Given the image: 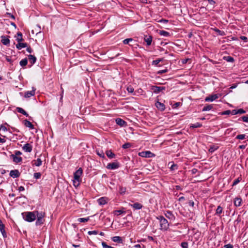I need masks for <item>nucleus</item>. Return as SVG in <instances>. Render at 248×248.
<instances>
[{
	"label": "nucleus",
	"mask_w": 248,
	"mask_h": 248,
	"mask_svg": "<svg viewBox=\"0 0 248 248\" xmlns=\"http://www.w3.org/2000/svg\"><path fill=\"white\" fill-rule=\"evenodd\" d=\"M22 215L24 220L29 222H31L37 218L35 222L36 226L41 225L45 222V213L42 211L39 212L35 210L33 212H25L23 213Z\"/></svg>",
	"instance_id": "obj_1"
},
{
	"label": "nucleus",
	"mask_w": 248,
	"mask_h": 248,
	"mask_svg": "<svg viewBox=\"0 0 248 248\" xmlns=\"http://www.w3.org/2000/svg\"><path fill=\"white\" fill-rule=\"evenodd\" d=\"M156 219L159 222V229L163 231H167L169 227V224L168 220L161 216L157 217Z\"/></svg>",
	"instance_id": "obj_2"
},
{
	"label": "nucleus",
	"mask_w": 248,
	"mask_h": 248,
	"mask_svg": "<svg viewBox=\"0 0 248 248\" xmlns=\"http://www.w3.org/2000/svg\"><path fill=\"white\" fill-rule=\"evenodd\" d=\"M83 170L81 168H79L74 174V180L73 185L75 186H78L81 181V179L80 178L82 174Z\"/></svg>",
	"instance_id": "obj_3"
},
{
	"label": "nucleus",
	"mask_w": 248,
	"mask_h": 248,
	"mask_svg": "<svg viewBox=\"0 0 248 248\" xmlns=\"http://www.w3.org/2000/svg\"><path fill=\"white\" fill-rule=\"evenodd\" d=\"M139 155L143 157H152L155 156L153 153L149 151L140 152Z\"/></svg>",
	"instance_id": "obj_4"
},
{
	"label": "nucleus",
	"mask_w": 248,
	"mask_h": 248,
	"mask_svg": "<svg viewBox=\"0 0 248 248\" xmlns=\"http://www.w3.org/2000/svg\"><path fill=\"white\" fill-rule=\"evenodd\" d=\"M119 163L116 161L114 162L108 163L106 168L109 170H115L119 168Z\"/></svg>",
	"instance_id": "obj_5"
},
{
	"label": "nucleus",
	"mask_w": 248,
	"mask_h": 248,
	"mask_svg": "<svg viewBox=\"0 0 248 248\" xmlns=\"http://www.w3.org/2000/svg\"><path fill=\"white\" fill-rule=\"evenodd\" d=\"M151 89L153 91L154 93H158L161 91L164 90L165 88L163 86L158 87V86H152Z\"/></svg>",
	"instance_id": "obj_6"
},
{
	"label": "nucleus",
	"mask_w": 248,
	"mask_h": 248,
	"mask_svg": "<svg viewBox=\"0 0 248 248\" xmlns=\"http://www.w3.org/2000/svg\"><path fill=\"white\" fill-rule=\"evenodd\" d=\"M36 89L34 87H32V90L31 91H27L25 92L24 96L26 98H30L31 96H34L35 94Z\"/></svg>",
	"instance_id": "obj_7"
},
{
	"label": "nucleus",
	"mask_w": 248,
	"mask_h": 248,
	"mask_svg": "<svg viewBox=\"0 0 248 248\" xmlns=\"http://www.w3.org/2000/svg\"><path fill=\"white\" fill-rule=\"evenodd\" d=\"M218 98V95L217 94H212L209 96L206 97L205 101L206 102H212Z\"/></svg>",
	"instance_id": "obj_8"
},
{
	"label": "nucleus",
	"mask_w": 248,
	"mask_h": 248,
	"mask_svg": "<svg viewBox=\"0 0 248 248\" xmlns=\"http://www.w3.org/2000/svg\"><path fill=\"white\" fill-rule=\"evenodd\" d=\"M19 175L20 173L17 170H12L10 172V176L14 178H17Z\"/></svg>",
	"instance_id": "obj_9"
},
{
	"label": "nucleus",
	"mask_w": 248,
	"mask_h": 248,
	"mask_svg": "<svg viewBox=\"0 0 248 248\" xmlns=\"http://www.w3.org/2000/svg\"><path fill=\"white\" fill-rule=\"evenodd\" d=\"M165 215L167 218L170 220L174 221L175 219V217L174 215L170 211H168L165 214Z\"/></svg>",
	"instance_id": "obj_10"
},
{
	"label": "nucleus",
	"mask_w": 248,
	"mask_h": 248,
	"mask_svg": "<svg viewBox=\"0 0 248 248\" xmlns=\"http://www.w3.org/2000/svg\"><path fill=\"white\" fill-rule=\"evenodd\" d=\"M22 148L24 151L30 153L32 151V147L31 144L26 143L23 146Z\"/></svg>",
	"instance_id": "obj_11"
},
{
	"label": "nucleus",
	"mask_w": 248,
	"mask_h": 248,
	"mask_svg": "<svg viewBox=\"0 0 248 248\" xmlns=\"http://www.w3.org/2000/svg\"><path fill=\"white\" fill-rule=\"evenodd\" d=\"M156 107L161 111H163L165 109V106L163 103H162L159 101H157L155 103Z\"/></svg>",
	"instance_id": "obj_12"
},
{
	"label": "nucleus",
	"mask_w": 248,
	"mask_h": 248,
	"mask_svg": "<svg viewBox=\"0 0 248 248\" xmlns=\"http://www.w3.org/2000/svg\"><path fill=\"white\" fill-rule=\"evenodd\" d=\"M111 240L114 242L118 243L119 244H122L123 242V239L122 238V237H121L120 236H115L112 237L111 238Z\"/></svg>",
	"instance_id": "obj_13"
},
{
	"label": "nucleus",
	"mask_w": 248,
	"mask_h": 248,
	"mask_svg": "<svg viewBox=\"0 0 248 248\" xmlns=\"http://www.w3.org/2000/svg\"><path fill=\"white\" fill-rule=\"evenodd\" d=\"M99 205H103L106 204L108 202V199L106 197H101L97 200Z\"/></svg>",
	"instance_id": "obj_14"
},
{
	"label": "nucleus",
	"mask_w": 248,
	"mask_h": 248,
	"mask_svg": "<svg viewBox=\"0 0 248 248\" xmlns=\"http://www.w3.org/2000/svg\"><path fill=\"white\" fill-rule=\"evenodd\" d=\"M11 157L12 158L13 161L16 163H19L22 160L21 157L17 156L16 155H14L13 154L11 155Z\"/></svg>",
	"instance_id": "obj_15"
},
{
	"label": "nucleus",
	"mask_w": 248,
	"mask_h": 248,
	"mask_svg": "<svg viewBox=\"0 0 248 248\" xmlns=\"http://www.w3.org/2000/svg\"><path fill=\"white\" fill-rule=\"evenodd\" d=\"M242 202V200L241 198H235L234 201V204L237 207L241 206Z\"/></svg>",
	"instance_id": "obj_16"
},
{
	"label": "nucleus",
	"mask_w": 248,
	"mask_h": 248,
	"mask_svg": "<svg viewBox=\"0 0 248 248\" xmlns=\"http://www.w3.org/2000/svg\"><path fill=\"white\" fill-rule=\"evenodd\" d=\"M2 43L4 45H9L10 44V40L8 38L5 36H1V40Z\"/></svg>",
	"instance_id": "obj_17"
},
{
	"label": "nucleus",
	"mask_w": 248,
	"mask_h": 248,
	"mask_svg": "<svg viewBox=\"0 0 248 248\" xmlns=\"http://www.w3.org/2000/svg\"><path fill=\"white\" fill-rule=\"evenodd\" d=\"M144 41L146 42L147 45L150 46L152 42V37L146 35L144 37Z\"/></svg>",
	"instance_id": "obj_18"
},
{
	"label": "nucleus",
	"mask_w": 248,
	"mask_h": 248,
	"mask_svg": "<svg viewBox=\"0 0 248 248\" xmlns=\"http://www.w3.org/2000/svg\"><path fill=\"white\" fill-rule=\"evenodd\" d=\"M130 205L134 208L135 209L139 210L142 208V205L139 202H136L133 204H130Z\"/></svg>",
	"instance_id": "obj_19"
},
{
	"label": "nucleus",
	"mask_w": 248,
	"mask_h": 248,
	"mask_svg": "<svg viewBox=\"0 0 248 248\" xmlns=\"http://www.w3.org/2000/svg\"><path fill=\"white\" fill-rule=\"evenodd\" d=\"M116 123L118 125L121 126H124L126 124V122L121 118H117Z\"/></svg>",
	"instance_id": "obj_20"
},
{
	"label": "nucleus",
	"mask_w": 248,
	"mask_h": 248,
	"mask_svg": "<svg viewBox=\"0 0 248 248\" xmlns=\"http://www.w3.org/2000/svg\"><path fill=\"white\" fill-rule=\"evenodd\" d=\"M107 156L109 158H113L115 157V155L111 151V150H107L106 152Z\"/></svg>",
	"instance_id": "obj_21"
},
{
	"label": "nucleus",
	"mask_w": 248,
	"mask_h": 248,
	"mask_svg": "<svg viewBox=\"0 0 248 248\" xmlns=\"http://www.w3.org/2000/svg\"><path fill=\"white\" fill-rule=\"evenodd\" d=\"M28 59H29V62H31V64H34L35 62H36V57L33 56V55H29L28 56Z\"/></svg>",
	"instance_id": "obj_22"
},
{
	"label": "nucleus",
	"mask_w": 248,
	"mask_h": 248,
	"mask_svg": "<svg viewBox=\"0 0 248 248\" xmlns=\"http://www.w3.org/2000/svg\"><path fill=\"white\" fill-rule=\"evenodd\" d=\"M27 46V43H21L20 42H18V43L16 45V48L18 49H21L22 48L26 47Z\"/></svg>",
	"instance_id": "obj_23"
},
{
	"label": "nucleus",
	"mask_w": 248,
	"mask_h": 248,
	"mask_svg": "<svg viewBox=\"0 0 248 248\" xmlns=\"http://www.w3.org/2000/svg\"><path fill=\"white\" fill-rule=\"evenodd\" d=\"M24 123L26 127H29L31 129H33L34 128L33 125L31 123V122H30V121H28L27 120H24Z\"/></svg>",
	"instance_id": "obj_24"
},
{
	"label": "nucleus",
	"mask_w": 248,
	"mask_h": 248,
	"mask_svg": "<svg viewBox=\"0 0 248 248\" xmlns=\"http://www.w3.org/2000/svg\"><path fill=\"white\" fill-rule=\"evenodd\" d=\"M4 229H5V226L3 224L2 225H1V226H0V231L2 233V236H3V237L5 238V237H7V234H6V232Z\"/></svg>",
	"instance_id": "obj_25"
},
{
	"label": "nucleus",
	"mask_w": 248,
	"mask_h": 248,
	"mask_svg": "<svg viewBox=\"0 0 248 248\" xmlns=\"http://www.w3.org/2000/svg\"><path fill=\"white\" fill-rule=\"evenodd\" d=\"M218 149V146L216 145H211L209 149V152L211 153H213L214 152Z\"/></svg>",
	"instance_id": "obj_26"
},
{
	"label": "nucleus",
	"mask_w": 248,
	"mask_h": 248,
	"mask_svg": "<svg viewBox=\"0 0 248 248\" xmlns=\"http://www.w3.org/2000/svg\"><path fill=\"white\" fill-rule=\"evenodd\" d=\"M18 112L26 116H28V114L21 108L18 107L16 108Z\"/></svg>",
	"instance_id": "obj_27"
},
{
	"label": "nucleus",
	"mask_w": 248,
	"mask_h": 248,
	"mask_svg": "<svg viewBox=\"0 0 248 248\" xmlns=\"http://www.w3.org/2000/svg\"><path fill=\"white\" fill-rule=\"evenodd\" d=\"M126 189L125 187H123L121 186H119V192L120 194L124 195L126 192Z\"/></svg>",
	"instance_id": "obj_28"
},
{
	"label": "nucleus",
	"mask_w": 248,
	"mask_h": 248,
	"mask_svg": "<svg viewBox=\"0 0 248 248\" xmlns=\"http://www.w3.org/2000/svg\"><path fill=\"white\" fill-rule=\"evenodd\" d=\"M224 60H226L228 62H232L234 61V59L232 57L228 56L223 57Z\"/></svg>",
	"instance_id": "obj_29"
},
{
	"label": "nucleus",
	"mask_w": 248,
	"mask_h": 248,
	"mask_svg": "<svg viewBox=\"0 0 248 248\" xmlns=\"http://www.w3.org/2000/svg\"><path fill=\"white\" fill-rule=\"evenodd\" d=\"M202 126V124H200L199 123H196L195 124H191L190 126V127L194 128L201 127Z\"/></svg>",
	"instance_id": "obj_30"
},
{
	"label": "nucleus",
	"mask_w": 248,
	"mask_h": 248,
	"mask_svg": "<svg viewBox=\"0 0 248 248\" xmlns=\"http://www.w3.org/2000/svg\"><path fill=\"white\" fill-rule=\"evenodd\" d=\"M96 153L98 155H99L100 157L105 158V155L104 152L102 151H99L98 150H96Z\"/></svg>",
	"instance_id": "obj_31"
},
{
	"label": "nucleus",
	"mask_w": 248,
	"mask_h": 248,
	"mask_svg": "<svg viewBox=\"0 0 248 248\" xmlns=\"http://www.w3.org/2000/svg\"><path fill=\"white\" fill-rule=\"evenodd\" d=\"M27 63H28V60L26 58L22 59L20 62V65L23 67L26 66L27 64Z\"/></svg>",
	"instance_id": "obj_32"
},
{
	"label": "nucleus",
	"mask_w": 248,
	"mask_h": 248,
	"mask_svg": "<svg viewBox=\"0 0 248 248\" xmlns=\"http://www.w3.org/2000/svg\"><path fill=\"white\" fill-rule=\"evenodd\" d=\"M125 212L123 210H118L114 211V213L116 216H119L122 214L125 213Z\"/></svg>",
	"instance_id": "obj_33"
},
{
	"label": "nucleus",
	"mask_w": 248,
	"mask_h": 248,
	"mask_svg": "<svg viewBox=\"0 0 248 248\" xmlns=\"http://www.w3.org/2000/svg\"><path fill=\"white\" fill-rule=\"evenodd\" d=\"M42 161L40 158H37L36 160H35L34 165L37 167H39L42 165Z\"/></svg>",
	"instance_id": "obj_34"
},
{
	"label": "nucleus",
	"mask_w": 248,
	"mask_h": 248,
	"mask_svg": "<svg viewBox=\"0 0 248 248\" xmlns=\"http://www.w3.org/2000/svg\"><path fill=\"white\" fill-rule=\"evenodd\" d=\"M213 108V106L211 105H207L206 106H205L203 109V111H209L211 110Z\"/></svg>",
	"instance_id": "obj_35"
},
{
	"label": "nucleus",
	"mask_w": 248,
	"mask_h": 248,
	"mask_svg": "<svg viewBox=\"0 0 248 248\" xmlns=\"http://www.w3.org/2000/svg\"><path fill=\"white\" fill-rule=\"evenodd\" d=\"M17 38H16V40L18 42H21L22 41L23 39H22V34L21 32H18L17 33Z\"/></svg>",
	"instance_id": "obj_36"
},
{
	"label": "nucleus",
	"mask_w": 248,
	"mask_h": 248,
	"mask_svg": "<svg viewBox=\"0 0 248 248\" xmlns=\"http://www.w3.org/2000/svg\"><path fill=\"white\" fill-rule=\"evenodd\" d=\"M89 220V217L86 218H78V221L79 222H87Z\"/></svg>",
	"instance_id": "obj_37"
},
{
	"label": "nucleus",
	"mask_w": 248,
	"mask_h": 248,
	"mask_svg": "<svg viewBox=\"0 0 248 248\" xmlns=\"http://www.w3.org/2000/svg\"><path fill=\"white\" fill-rule=\"evenodd\" d=\"M159 34L161 35H162L164 36H169L170 35V33L168 32L165 31H160Z\"/></svg>",
	"instance_id": "obj_38"
},
{
	"label": "nucleus",
	"mask_w": 248,
	"mask_h": 248,
	"mask_svg": "<svg viewBox=\"0 0 248 248\" xmlns=\"http://www.w3.org/2000/svg\"><path fill=\"white\" fill-rule=\"evenodd\" d=\"M162 61V59H157L152 62V64L155 66H157L159 63Z\"/></svg>",
	"instance_id": "obj_39"
},
{
	"label": "nucleus",
	"mask_w": 248,
	"mask_h": 248,
	"mask_svg": "<svg viewBox=\"0 0 248 248\" xmlns=\"http://www.w3.org/2000/svg\"><path fill=\"white\" fill-rule=\"evenodd\" d=\"M101 244L103 248H115L113 247L108 245L107 243L105 242H102Z\"/></svg>",
	"instance_id": "obj_40"
},
{
	"label": "nucleus",
	"mask_w": 248,
	"mask_h": 248,
	"mask_svg": "<svg viewBox=\"0 0 248 248\" xmlns=\"http://www.w3.org/2000/svg\"><path fill=\"white\" fill-rule=\"evenodd\" d=\"M223 209L220 206H218L216 209V214H220L222 212Z\"/></svg>",
	"instance_id": "obj_41"
},
{
	"label": "nucleus",
	"mask_w": 248,
	"mask_h": 248,
	"mask_svg": "<svg viewBox=\"0 0 248 248\" xmlns=\"http://www.w3.org/2000/svg\"><path fill=\"white\" fill-rule=\"evenodd\" d=\"M245 137H246V135L245 134H240V135H238L236 137V139H238V140H244L245 139Z\"/></svg>",
	"instance_id": "obj_42"
},
{
	"label": "nucleus",
	"mask_w": 248,
	"mask_h": 248,
	"mask_svg": "<svg viewBox=\"0 0 248 248\" xmlns=\"http://www.w3.org/2000/svg\"><path fill=\"white\" fill-rule=\"evenodd\" d=\"M132 41L133 39L132 38L125 39L123 41V43L124 44H128L129 42H132Z\"/></svg>",
	"instance_id": "obj_43"
},
{
	"label": "nucleus",
	"mask_w": 248,
	"mask_h": 248,
	"mask_svg": "<svg viewBox=\"0 0 248 248\" xmlns=\"http://www.w3.org/2000/svg\"><path fill=\"white\" fill-rule=\"evenodd\" d=\"M131 147V144L130 143H126L123 145L122 147L124 149H127Z\"/></svg>",
	"instance_id": "obj_44"
},
{
	"label": "nucleus",
	"mask_w": 248,
	"mask_h": 248,
	"mask_svg": "<svg viewBox=\"0 0 248 248\" xmlns=\"http://www.w3.org/2000/svg\"><path fill=\"white\" fill-rule=\"evenodd\" d=\"M88 234L89 235H92V234L96 235V234H98V231H95V230L94 231H90L88 232Z\"/></svg>",
	"instance_id": "obj_45"
},
{
	"label": "nucleus",
	"mask_w": 248,
	"mask_h": 248,
	"mask_svg": "<svg viewBox=\"0 0 248 248\" xmlns=\"http://www.w3.org/2000/svg\"><path fill=\"white\" fill-rule=\"evenodd\" d=\"M33 175L35 178L39 179L41 177V174L40 172H35Z\"/></svg>",
	"instance_id": "obj_46"
},
{
	"label": "nucleus",
	"mask_w": 248,
	"mask_h": 248,
	"mask_svg": "<svg viewBox=\"0 0 248 248\" xmlns=\"http://www.w3.org/2000/svg\"><path fill=\"white\" fill-rule=\"evenodd\" d=\"M181 246L183 248H188V243L186 242H182Z\"/></svg>",
	"instance_id": "obj_47"
},
{
	"label": "nucleus",
	"mask_w": 248,
	"mask_h": 248,
	"mask_svg": "<svg viewBox=\"0 0 248 248\" xmlns=\"http://www.w3.org/2000/svg\"><path fill=\"white\" fill-rule=\"evenodd\" d=\"M242 119L244 122L248 123V115L243 116Z\"/></svg>",
	"instance_id": "obj_48"
},
{
	"label": "nucleus",
	"mask_w": 248,
	"mask_h": 248,
	"mask_svg": "<svg viewBox=\"0 0 248 248\" xmlns=\"http://www.w3.org/2000/svg\"><path fill=\"white\" fill-rule=\"evenodd\" d=\"M180 104H181V103H180V102H176V103H174V104L173 105V106H172V108H178V107H179V106H180Z\"/></svg>",
	"instance_id": "obj_49"
},
{
	"label": "nucleus",
	"mask_w": 248,
	"mask_h": 248,
	"mask_svg": "<svg viewBox=\"0 0 248 248\" xmlns=\"http://www.w3.org/2000/svg\"><path fill=\"white\" fill-rule=\"evenodd\" d=\"M237 110V114H244L246 112V111L242 108L238 109Z\"/></svg>",
	"instance_id": "obj_50"
},
{
	"label": "nucleus",
	"mask_w": 248,
	"mask_h": 248,
	"mask_svg": "<svg viewBox=\"0 0 248 248\" xmlns=\"http://www.w3.org/2000/svg\"><path fill=\"white\" fill-rule=\"evenodd\" d=\"M127 90L129 93H133L134 92V89L131 86H129L127 88Z\"/></svg>",
	"instance_id": "obj_51"
},
{
	"label": "nucleus",
	"mask_w": 248,
	"mask_h": 248,
	"mask_svg": "<svg viewBox=\"0 0 248 248\" xmlns=\"http://www.w3.org/2000/svg\"><path fill=\"white\" fill-rule=\"evenodd\" d=\"M231 114L232 115H234L237 114V110L236 109H233V110L231 111Z\"/></svg>",
	"instance_id": "obj_52"
},
{
	"label": "nucleus",
	"mask_w": 248,
	"mask_h": 248,
	"mask_svg": "<svg viewBox=\"0 0 248 248\" xmlns=\"http://www.w3.org/2000/svg\"><path fill=\"white\" fill-rule=\"evenodd\" d=\"M231 114V110H226L222 113V115H229Z\"/></svg>",
	"instance_id": "obj_53"
},
{
	"label": "nucleus",
	"mask_w": 248,
	"mask_h": 248,
	"mask_svg": "<svg viewBox=\"0 0 248 248\" xmlns=\"http://www.w3.org/2000/svg\"><path fill=\"white\" fill-rule=\"evenodd\" d=\"M239 182L240 180H239V179L235 180L232 183V186L236 185Z\"/></svg>",
	"instance_id": "obj_54"
},
{
	"label": "nucleus",
	"mask_w": 248,
	"mask_h": 248,
	"mask_svg": "<svg viewBox=\"0 0 248 248\" xmlns=\"http://www.w3.org/2000/svg\"><path fill=\"white\" fill-rule=\"evenodd\" d=\"M0 130L6 131H7V128L5 126L1 125L0 127Z\"/></svg>",
	"instance_id": "obj_55"
},
{
	"label": "nucleus",
	"mask_w": 248,
	"mask_h": 248,
	"mask_svg": "<svg viewBox=\"0 0 248 248\" xmlns=\"http://www.w3.org/2000/svg\"><path fill=\"white\" fill-rule=\"evenodd\" d=\"M225 248H233V246L230 244L225 245L224 246Z\"/></svg>",
	"instance_id": "obj_56"
},
{
	"label": "nucleus",
	"mask_w": 248,
	"mask_h": 248,
	"mask_svg": "<svg viewBox=\"0 0 248 248\" xmlns=\"http://www.w3.org/2000/svg\"><path fill=\"white\" fill-rule=\"evenodd\" d=\"M240 38L241 40L244 41L245 42H247V38L246 36H241L240 37Z\"/></svg>",
	"instance_id": "obj_57"
},
{
	"label": "nucleus",
	"mask_w": 248,
	"mask_h": 248,
	"mask_svg": "<svg viewBox=\"0 0 248 248\" xmlns=\"http://www.w3.org/2000/svg\"><path fill=\"white\" fill-rule=\"evenodd\" d=\"M18 191H19V192H21V191H24V190H25V188H24V186H19V187H18Z\"/></svg>",
	"instance_id": "obj_58"
},
{
	"label": "nucleus",
	"mask_w": 248,
	"mask_h": 248,
	"mask_svg": "<svg viewBox=\"0 0 248 248\" xmlns=\"http://www.w3.org/2000/svg\"><path fill=\"white\" fill-rule=\"evenodd\" d=\"M208 2L211 4L214 5L215 3V1L214 0H207Z\"/></svg>",
	"instance_id": "obj_59"
},
{
	"label": "nucleus",
	"mask_w": 248,
	"mask_h": 248,
	"mask_svg": "<svg viewBox=\"0 0 248 248\" xmlns=\"http://www.w3.org/2000/svg\"><path fill=\"white\" fill-rule=\"evenodd\" d=\"M189 60V59H183L182 60V62L183 63V64H185L186 63L187 61Z\"/></svg>",
	"instance_id": "obj_60"
},
{
	"label": "nucleus",
	"mask_w": 248,
	"mask_h": 248,
	"mask_svg": "<svg viewBox=\"0 0 248 248\" xmlns=\"http://www.w3.org/2000/svg\"><path fill=\"white\" fill-rule=\"evenodd\" d=\"M27 51L30 53H31L32 52V50L30 47H27Z\"/></svg>",
	"instance_id": "obj_61"
},
{
	"label": "nucleus",
	"mask_w": 248,
	"mask_h": 248,
	"mask_svg": "<svg viewBox=\"0 0 248 248\" xmlns=\"http://www.w3.org/2000/svg\"><path fill=\"white\" fill-rule=\"evenodd\" d=\"M194 202L192 201H190L189 202H188V204L189 206H194Z\"/></svg>",
	"instance_id": "obj_62"
},
{
	"label": "nucleus",
	"mask_w": 248,
	"mask_h": 248,
	"mask_svg": "<svg viewBox=\"0 0 248 248\" xmlns=\"http://www.w3.org/2000/svg\"><path fill=\"white\" fill-rule=\"evenodd\" d=\"M246 145H241L239 146V148L241 149H244L246 148Z\"/></svg>",
	"instance_id": "obj_63"
},
{
	"label": "nucleus",
	"mask_w": 248,
	"mask_h": 248,
	"mask_svg": "<svg viewBox=\"0 0 248 248\" xmlns=\"http://www.w3.org/2000/svg\"><path fill=\"white\" fill-rule=\"evenodd\" d=\"M20 155H21V153L20 151H16L14 155H16V156H17Z\"/></svg>",
	"instance_id": "obj_64"
}]
</instances>
